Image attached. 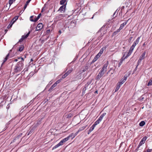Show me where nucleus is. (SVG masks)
Listing matches in <instances>:
<instances>
[{
    "label": "nucleus",
    "instance_id": "f257e3e1",
    "mask_svg": "<svg viewBox=\"0 0 152 152\" xmlns=\"http://www.w3.org/2000/svg\"><path fill=\"white\" fill-rule=\"evenodd\" d=\"M108 65V61H107L103 67L101 69L98 75L96 77L95 79L97 80H99L100 78L103 75L105 72L107 70V68Z\"/></svg>",
    "mask_w": 152,
    "mask_h": 152
},
{
    "label": "nucleus",
    "instance_id": "f03ea898",
    "mask_svg": "<svg viewBox=\"0 0 152 152\" xmlns=\"http://www.w3.org/2000/svg\"><path fill=\"white\" fill-rule=\"evenodd\" d=\"M23 65L22 61H20L18 62L15 66L14 72L16 73L20 71L23 68Z\"/></svg>",
    "mask_w": 152,
    "mask_h": 152
},
{
    "label": "nucleus",
    "instance_id": "7ed1b4c3",
    "mask_svg": "<svg viewBox=\"0 0 152 152\" xmlns=\"http://www.w3.org/2000/svg\"><path fill=\"white\" fill-rule=\"evenodd\" d=\"M147 139V137H144L141 140L140 142L139 145L136 149V150H138L139 148L142 144H144L145 142Z\"/></svg>",
    "mask_w": 152,
    "mask_h": 152
},
{
    "label": "nucleus",
    "instance_id": "20e7f679",
    "mask_svg": "<svg viewBox=\"0 0 152 152\" xmlns=\"http://www.w3.org/2000/svg\"><path fill=\"white\" fill-rule=\"evenodd\" d=\"M41 13H40L38 15L37 17L36 18H35V19H31V18H33V17H34V16H31L30 17V20L31 21H32V22H36L39 19V18H40L41 16Z\"/></svg>",
    "mask_w": 152,
    "mask_h": 152
},
{
    "label": "nucleus",
    "instance_id": "39448f33",
    "mask_svg": "<svg viewBox=\"0 0 152 152\" xmlns=\"http://www.w3.org/2000/svg\"><path fill=\"white\" fill-rule=\"evenodd\" d=\"M43 27V25L42 23H39L36 27L35 31H38L41 30Z\"/></svg>",
    "mask_w": 152,
    "mask_h": 152
},
{
    "label": "nucleus",
    "instance_id": "423d86ee",
    "mask_svg": "<svg viewBox=\"0 0 152 152\" xmlns=\"http://www.w3.org/2000/svg\"><path fill=\"white\" fill-rule=\"evenodd\" d=\"M72 71V70H69L67 72H66L64 75L62 76V78L64 79L68 75H69Z\"/></svg>",
    "mask_w": 152,
    "mask_h": 152
},
{
    "label": "nucleus",
    "instance_id": "0eeeda50",
    "mask_svg": "<svg viewBox=\"0 0 152 152\" xmlns=\"http://www.w3.org/2000/svg\"><path fill=\"white\" fill-rule=\"evenodd\" d=\"M65 5H64L60 7L58 11H60L61 12H64L65 11Z\"/></svg>",
    "mask_w": 152,
    "mask_h": 152
},
{
    "label": "nucleus",
    "instance_id": "6e6552de",
    "mask_svg": "<svg viewBox=\"0 0 152 152\" xmlns=\"http://www.w3.org/2000/svg\"><path fill=\"white\" fill-rule=\"evenodd\" d=\"M88 69V66H85L84 67H82L80 71V73H82L87 70Z\"/></svg>",
    "mask_w": 152,
    "mask_h": 152
},
{
    "label": "nucleus",
    "instance_id": "1a4fd4ad",
    "mask_svg": "<svg viewBox=\"0 0 152 152\" xmlns=\"http://www.w3.org/2000/svg\"><path fill=\"white\" fill-rule=\"evenodd\" d=\"M145 53H146L145 52H144L142 54L140 57V58L138 60V61H139V60L141 61L143 59L145 58Z\"/></svg>",
    "mask_w": 152,
    "mask_h": 152
},
{
    "label": "nucleus",
    "instance_id": "9d476101",
    "mask_svg": "<svg viewBox=\"0 0 152 152\" xmlns=\"http://www.w3.org/2000/svg\"><path fill=\"white\" fill-rule=\"evenodd\" d=\"M10 56V53H8L7 56H6V57L4 58V59L3 60V62L1 64V66H2V65L4 64V62L8 59L9 57Z\"/></svg>",
    "mask_w": 152,
    "mask_h": 152
},
{
    "label": "nucleus",
    "instance_id": "9b49d317",
    "mask_svg": "<svg viewBox=\"0 0 152 152\" xmlns=\"http://www.w3.org/2000/svg\"><path fill=\"white\" fill-rule=\"evenodd\" d=\"M102 120V119L101 118L99 117L98 119L95 121L94 124H95L96 125L97 124H99L100 123Z\"/></svg>",
    "mask_w": 152,
    "mask_h": 152
},
{
    "label": "nucleus",
    "instance_id": "f8f14e48",
    "mask_svg": "<svg viewBox=\"0 0 152 152\" xmlns=\"http://www.w3.org/2000/svg\"><path fill=\"white\" fill-rule=\"evenodd\" d=\"M127 22H128V21H126V22H124V23H123L122 24H121L119 29H120V30L124 28V26L126 24Z\"/></svg>",
    "mask_w": 152,
    "mask_h": 152
},
{
    "label": "nucleus",
    "instance_id": "ddd939ff",
    "mask_svg": "<svg viewBox=\"0 0 152 152\" xmlns=\"http://www.w3.org/2000/svg\"><path fill=\"white\" fill-rule=\"evenodd\" d=\"M106 50L105 47H103L100 49L99 52L98 53L99 54L100 56H101V54L103 53V52L104 51V50Z\"/></svg>",
    "mask_w": 152,
    "mask_h": 152
},
{
    "label": "nucleus",
    "instance_id": "4468645a",
    "mask_svg": "<svg viewBox=\"0 0 152 152\" xmlns=\"http://www.w3.org/2000/svg\"><path fill=\"white\" fill-rule=\"evenodd\" d=\"M121 30H120V29H117L116 31H115L113 33L112 36H114L116 35L118 32H120Z\"/></svg>",
    "mask_w": 152,
    "mask_h": 152
},
{
    "label": "nucleus",
    "instance_id": "2eb2a0df",
    "mask_svg": "<svg viewBox=\"0 0 152 152\" xmlns=\"http://www.w3.org/2000/svg\"><path fill=\"white\" fill-rule=\"evenodd\" d=\"M30 33V31H29L26 35H23L22 36V37L23 38V39L26 38L28 37V36H29Z\"/></svg>",
    "mask_w": 152,
    "mask_h": 152
},
{
    "label": "nucleus",
    "instance_id": "dca6fc26",
    "mask_svg": "<svg viewBox=\"0 0 152 152\" xmlns=\"http://www.w3.org/2000/svg\"><path fill=\"white\" fill-rule=\"evenodd\" d=\"M56 86V85L54 83L53 84L52 86L51 87L49 88L48 90L49 91H52V90L53 89V88Z\"/></svg>",
    "mask_w": 152,
    "mask_h": 152
},
{
    "label": "nucleus",
    "instance_id": "f3484780",
    "mask_svg": "<svg viewBox=\"0 0 152 152\" xmlns=\"http://www.w3.org/2000/svg\"><path fill=\"white\" fill-rule=\"evenodd\" d=\"M34 130L33 129H31L28 132L26 133V134H27V135H28L30 134H31L34 132Z\"/></svg>",
    "mask_w": 152,
    "mask_h": 152
},
{
    "label": "nucleus",
    "instance_id": "a211bd4d",
    "mask_svg": "<svg viewBox=\"0 0 152 152\" xmlns=\"http://www.w3.org/2000/svg\"><path fill=\"white\" fill-rule=\"evenodd\" d=\"M130 75L129 74H126L124 77L123 78V79L125 81H126L128 77Z\"/></svg>",
    "mask_w": 152,
    "mask_h": 152
},
{
    "label": "nucleus",
    "instance_id": "6ab92c4d",
    "mask_svg": "<svg viewBox=\"0 0 152 152\" xmlns=\"http://www.w3.org/2000/svg\"><path fill=\"white\" fill-rule=\"evenodd\" d=\"M140 37H139L134 42V44H135L136 45H137L138 43Z\"/></svg>",
    "mask_w": 152,
    "mask_h": 152
},
{
    "label": "nucleus",
    "instance_id": "aec40b11",
    "mask_svg": "<svg viewBox=\"0 0 152 152\" xmlns=\"http://www.w3.org/2000/svg\"><path fill=\"white\" fill-rule=\"evenodd\" d=\"M24 47L23 45H21L19 47V49L18 50V51L20 52H21L23 51L24 49Z\"/></svg>",
    "mask_w": 152,
    "mask_h": 152
},
{
    "label": "nucleus",
    "instance_id": "412c9836",
    "mask_svg": "<svg viewBox=\"0 0 152 152\" xmlns=\"http://www.w3.org/2000/svg\"><path fill=\"white\" fill-rule=\"evenodd\" d=\"M31 0H28L27 1L26 3L25 4V5H24V10L26 8L28 4L31 1Z\"/></svg>",
    "mask_w": 152,
    "mask_h": 152
},
{
    "label": "nucleus",
    "instance_id": "4be33fe9",
    "mask_svg": "<svg viewBox=\"0 0 152 152\" xmlns=\"http://www.w3.org/2000/svg\"><path fill=\"white\" fill-rule=\"evenodd\" d=\"M96 126V125L94 124H93L92 126L89 129V130H90V131L92 132Z\"/></svg>",
    "mask_w": 152,
    "mask_h": 152
},
{
    "label": "nucleus",
    "instance_id": "5701e85b",
    "mask_svg": "<svg viewBox=\"0 0 152 152\" xmlns=\"http://www.w3.org/2000/svg\"><path fill=\"white\" fill-rule=\"evenodd\" d=\"M69 137H67L64 139H63L62 140H61L64 143L66 142V141H67L69 139Z\"/></svg>",
    "mask_w": 152,
    "mask_h": 152
},
{
    "label": "nucleus",
    "instance_id": "b1692460",
    "mask_svg": "<svg viewBox=\"0 0 152 152\" xmlns=\"http://www.w3.org/2000/svg\"><path fill=\"white\" fill-rule=\"evenodd\" d=\"M125 81H126L124 80V79H122L121 80L120 82L118 83V84H120V85H121L123 84L125 82Z\"/></svg>",
    "mask_w": 152,
    "mask_h": 152
},
{
    "label": "nucleus",
    "instance_id": "393cba45",
    "mask_svg": "<svg viewBox=\"0 0 152 152\" xmlns=\"http://www.w3.org/2000/svg\"><path fill=\"white\" fill-rule=\"evenodd\" d=\"M145 124V122L144 121H141L139 124V125L140 126H143Z\"/></svg>",
    "mask_w": 152,
    "mask_h": 152
},
{
    "label": "nucleus",
    "instance_id": "a878e982",
    "mask_svg": "<svg viewBox=\"0 0 152 152\" xmlns=\"http://www.w3.org/2000/svg\"><path fill=\"white\" fill-rule=\"evenodd\" d=\"M86 127V126H82L79 129L78 132H80L84 130Z\"/></svg>",
    "mask_w": 152,
    "mask_h": 152
},
{
    "label": "nucleus",
    "instance_id": "bb28decb",
    "mask_svg": "<svg viewBox=\"0 0 152 152\" xmlns=\"http://www.w3.org/2000/svg\"><path fill=\"white\" fill-rule=\"evenodd\" d=\"M121 85H120L119 84H118L117 86L115 88V92H116L118 91L119 88Z\"/></svg>",
    "mask_w": 152,
    "mask_h": 152
},
{
    "label": "nucleus",
    "instance_id": "cd10ccee",
    "mask_svg": "<svg viewBox=\"0 0 152 152\" xmlns=\"http://www.w3.org/2000/svg\"><path fill=\"white\" fill-rule=\"evenodd\" d=\"M152 85V78L150 79L149 82H148L147 85L148 86H151Z\"/></svg>",
    "mask_w": 152,
    "mask_h": 152
},
{
    "label": "nucleus",
    "instance_id": "c85d7f7f",
    "mask_svg": "<svg viewBox=\"0 0 152 152\" xmlns=\"http://www.w3.org/2000/svg\"><path fill=\"white\" fill-rule=\"evenodd\" d=\"M132 52L129 50V53H128L127 55L125 56V58H127L132 53Z\"/></svg>",
    "mask_w": 152,
    "mask_h": 152
},
{
    "label": "nucleus",
    "instance_id": "c756f323",
    "mask_svg": "<svg viewBox=\"0 0 152 152\" xmlns=\"http://www.w3.org/2000/svg\"><path fill=\"white\" fill-rule=\"evenodd\" d=\"M18 16H16L15 17L12 19V20H13L12 23H14L18 19Z\"/></svg>",
    "mask_w": 152,
    "mask_h": 152
},
{
    "label": "nucleus",
    "instance_id": "7c9ffc66",
    "mask_svg": "<svg viewBox=\"0 0 152 152\" xmlns=\"http://www.w3.org/2000/svg\"><path fill=\"white\" fill-rule=\"evenodd\" d=\"M22 133H21L20 134H19V135H18L15 138V139H14V140H13V142H14V141L16 140V139H19L20 137H21L22 135Z\"/></svg>",
    "mask_w": 152,
    "mask_h": 152
},
{
    "label": "nucleus",
    "instance_id": "2f4dec72",
    "mask_svg": "<svg viewBox=\"0 0 152 152\" xmlns=\"http://www.w3.org/2000/svg\"><path fill=\"white\" fill-rule=\"evenodd\" d=\"M66 1V0H61L60 1V4L61 5L64 4Z\"/></svg>",
    "mask_w": 152,
    "mask_h": 152
},
{
    "label": "nucleus",
    "instance_id": "473e14b6",
    "mask_svg": "<svg viewBox=\"0 0 152 152\" xmlns=\"http://www.w3.org/2000/svg\"><path fill=\"white\" fill-rule=\"evenodd\" d=\"M125 53H124V54L123 56L121 58V59L120 60V61L123 62V61H124V60L125 59H126V58H125H125H124V56H125Z\"/></svg>",
    "mask_w": 152,
    "mask_h": 152
},
{
    "label": "nucleus",
    "instance_id": "72a5a7b5",
    "mask_svg": "<svg viewBox=\"0 0 152 152\" xmlns=\"http://www.w3.org/2000/svg\"><path fill=\"white\" fill-rule=\"evenodd\" d=\"M100 55L98 53L95 56L94 58L95 59V60H97L98 58L100 56Z\"/></svg>",
    "mask_w": 152,
    "mask_h": 152
},
{
    "label": "nucleus",
    "instance_id": "f704fd0d",
    "mask_svg": "<svg viewBox=\"0 0 152 152\" xmlns=\"http://www.w3.org/2000/svg\"><path fill=\"white\" fill-rule=\"evenodd\" d=\"M87 87L86 86H85V87H84L83 88V92H82V93L83 94H84L85 93V91H86V89H87Z\"/></svg>",
    "mask_w": 152,
    "mask_h": 152
},
{
    "label": "nucleus",
    "instance_id": "c9c22d12",
    "mask_svg": "<svg viewBox=\"0 0 152 152\" xmlns=\"http://www.w3.org/2000/svg\"><path fill=\"white\" fill-rule=\"evenodd\" d=\"M106 113H103L100 116V118H101L102 119L103 117L106 115Z\"/></svg>",
    "mask_w": 152,
    "mask_h": 152
},
{
    "label": "nucleus",
    "instance_id": "e433bc0d",
    "mask_svg": "<svg viewBox=\"0 0 152 152\" xmlns=\"http://www.w3.org/2000/svg\"><path fill=\"white\" fill-rule=\"evenodd\" d=\"M60 146L58 143L53 147V149H54Z\"/></svg>",
    "mask_w": 152,
    "mask_h": 152
},
{
    "label": "nucleus",
    "instance_id": "4c0bfd02",
    "mask_svg": "<svg viewBox=\"0 0 152 152\" xmlns=\"http://www.w3.org/2000/svg\"><path fill=\"white\" fill-rule=\"evenodd\" d=\"M15 0H10L9 1V4H10V6L13 3V1Z\"/></svg>",
    "mask_w": 152,
    "mask_h": 152
},
{
    "label": "nucleus",
    "instance_id": "58836bf2",
    "mask_svg": "<svg viewBox=\"0 0 152 152\" xmlns=\"http://www.w3.org/2000/svg\"><path fill=\"white\" fill-rule=\"evenodd\" d=\"M13 24V23L12 22H11L7 26V28H10L11 27Z\"/></svg>",
    "mask_w": 152,
    "mask_h": 152
},
{
    "label": "nucleus",
    "instance_id": "ea45409f",
    "mask_svg": "<svg viewBox=\"0 0 152 152\" xmlns=\"http://www.w3.org/2000/svg\"><path fill=\"white\" fill-rule=\"evenodd\" d=\"M61 79H59L57 81H56V82L55 83L57 85V84H58L59 83H60L61 81Z\"/></svg>",
    "mask_w": 152,
    "mask_h": 152
},
{
    "label": "nucleus",
    "instance_id": "a19ab883",
    "mask_svg": "<svg viewBox=\"0 0 152 152\" xmlns=\"http://www.w3.org/2000/svg\"><path fill=\"white\" fill-rule=\"evenodd\" d=\"M72 117V114H69L66 115V118H69Z\"/></svg>",
    "mask_w": 152,
    "mask_h": 152
},
{
    "label": "nucleus",
    "instance_id": "79ce46f5",
    "mask_svg": "<svg viewBox=\"0 0 152 152\" xmlns=\"http://www.w3.org/2000/svg\"><path fill=\"white\" fill-rule=\"evenodd\" d=\"M91 83V81H90L89 82H88L86 84L85 86L87 87H88V86Z\"/></svg>",
    "mask_w": 152,
    "mask_h": 152
},
{
    "label": "nucleus",
    "instance_id": "37998d69",
    "mask_svg": "<svg viewBox=\"0 0 152 152\" xmlns=\"http://www.w3.org/2000/svg\"><path fill=\"white\" fill-rule=\"evenodd\" d=\"M63 143H64V142H63L62 140H61L58 143V144H59V145H60V146H61V145H63Z\"/></svg>",
    "mask_w": 152,
    "mask_h": 152
},
{
    "label": "nucleus",
    "instance_id": "c03bdc74",
    "mask_svg": "<svg viewBox=\"0 0 152 152\" xmlns=\"http://www.w3.org/2000/svg\"><path fill=\"white\" fill-rule=\"evenodd\" d=\"M134 47H133L132 46H131L130 48V51H131L132 52L133 51L134 48Z\"/></svg>",
    "mask_w": 152,
    "mask_h": 152
},
{
    "label": "nucleus",
    "instance_id": "a18cd8bd",
    "mask_svg": "<svg viewBox=\"0 0 152 152\" xmlns=\"http://www.w3.org/2000/svg\"><path fill=\"white\" fill-rule=\"evenodd\" d=\"M24 39H23V38H21L19 40L18 42H22Z\"/></svg>",
    "mask_w": 152,
    "mask_h": 152
},
{
    "label": "nucleus",
    "instance_id": "49530a36",
    "mask_svg": "<svg viewBox=\"0 0 152 152\" xmlns=\"http://www.w3.org/2000/svg\"><path fill=\"white\" fill-rule=\"evenodd\" d=\"M123 62L120 61V62L118 64V67H120V66L122 64V63Z\"/></svg>",
    "mask_w": 152,
    "mask_h": 152
},
{
    "label": "nucleus",
    "instance_id": "de8ad7c7",
    "mask_svg": "<svg viewBox=\"0 0 152 152\" xmlns=\"http://www.w3.org/2000/svg\"><path fill=\"white\" fill-rule=\"evenodd\" d=\"M152 150V149H148L145 152H151Z\"/></svg>",
    "mask_w": 152,
    "mask_h": 152
},
{
    "label": "nucleus",
    "instance_id": "09e8293b",
    "mask_svg": "<svg viewBox=\"0 0 152 152\" xmlns=\"http://www.w3.org/2000/svg\"><path fill=\"white\" fill-rule=\"evenodd\" d=\"M136 45H136L135 44H134V42L132 45V46L133 47H135L136 46Z\"/></svg>",
    "mask_w": 152,
    "mask_h": 152
},
{
    "label": "nucleus",
    "instance_id": "8fccbe9b",
    "mask_svg": "<svg viewBox=\"0 0 152 152\" xmlns=\"http://www.w3.org/2000/svg\"><path fill=\"white\" fill-rule=\"evenodd\" d=\"M58 17H64V16H63V14H61L60 15H59L58 16Z\"/></svg>",
    "mask_w": 152,
    "mask_h": 152
},
{
    "label": "nucleus",
    "instance_id": "3c124183",
    "mask_svg": "<svg viewBox=\"0 0 152 152\" xmlns=\"http://www.w3.org/2000/svg\"><path fill=\"white\" fill-rule=\"evenodd\" d=\"M18 59H21L23 61V60H24L23 58H22V57H19V58H18Z\"/></svg>",
    "mask_w": 152,
    "mask_h": 152
},
{
    "label": "nucleus",
    "instance_id": "603ef678",
    "mask_svg": "<svg viewBox=\"0 0 152 152\" xmlns=\"http://www.w3.org/2000/svg\"><path fill=\"white\" fill-rule=\"evenodd\" d=\"M73 135V134L72 133L68 137H69V138L70 137H72V136Z\"/></svg>",
    "mask_w": 152,
    "mask_h": 152
},
{
    "label": "nucleus",
    "instance_id": "864d4df0",
    "mask_svg": "<svg viewBox=\"0 0 152 152\" xmlns=\"http://www.w3.org/2000/svg\"><path fill=\"white\" fill-rule=\"evenodd\" d=\"M47 31V33H49L50 31V30L49 29H48V30H47L46 31Z\"/></svg>",
    "mask_w": 152,
    "mask_h": 152
},
{
    "label": "nucleus",
    "instance_id": "5fc2aeb1",
    "mask_svg": "<svg viewBox=\"0 0 152 152\" xmlns=\"http://www.w3.org/2000/svg\"><path fill=\"white\" fill-rule=\"evenodd\" d=\"M44 7H43L42 8V10H41V12H42L44 10Z\"/></svg>",
    "mask_w": 152,
    "mask_h": 152
},
{
    "label": "nucleus",
    "instance_id": "6e6d98bb",
    "mask_svg": "<svg viewBox=\"0 0 152 152\" xmlns=\"http://www.w3.org/2000/svg\"><path fill=\"white\" fill-rule=\"evenodd\" d=\"M97 13V12H96L95 13H94L93 16V17H92V18H91V19H93V18H94V16Z\"/></svg>",
    "mask_w": 152,
    "mask_h": 152
},
{
    "label": "nucleus",
    "instance_id": "4d7b16f0",
    "mask_svg": "<svg viewBox=\"0 0 152 152\" xmlns=\"http://www.w3.org/2000/svg\"><path fill=\"white\" fill-rule=\"evenodd\" d=\"M124 6H123L121 7V10H123L124 9Z\"/></svg>",
    "mask_w": 152,
    "mask_h": 152
},
{
    "label": "nucleus",
    "instance_id": "13d9d810",
    "mask_svg": "<svg viewBox=\"0 0 152 152\" xmlns=\"http://www.w3.org/2000/svg\"><path fill=\"white\" fill-rule=\"evenodd\" d=\"M114 70H115V69H113V70L112 72L111 73V75H112L113 74V73H114Z\"/></svg>",
    "mask_w": 152,
    "mask_h": 152
},
{
    "label": "nucleus",
    "instance_id": "bf43d9fd",
    "mask_svg": "<svg viewBox=\"0 0 152 152\" xmlns=\"http://www.w3.org/2000/svg\"><path fill=\"white\" fill-rule=\"evenodd\" d=\"M91 132V131H90V130H89L88 132V134H89Z\"/></svg>",
    "mask_w": 152,
    "mask_h": 152
},
{
    "label": "nucleus",
    "instance_id": "052dcab7",
    "mask_svg": "<svg viewBox=\"0 0 152 152\" xmlns=\"http://www.w3.org/2000/svg\"><path fill=\"white\" fill-rule=\"evenodd\" d=\"M95 60V58H94V59L92 61V62H95L97 60Z\"/></svg>",
    "mask_w": 152,
    "mask_h": 152
},
{
    "label": "nucleus",
    "instance_id": "680f3d73",
    "mask_svg": "<svg viewBox=\"0 0 152 152\" xmlns=\"http://www.w3.org/2000/svg\"><path fill=\"white\" fill-rule=\"evenodd\" d=\"M110 70H108L107 73V75L108 74V73L110 72Z\"/></svg>",
    "mask_w": 152,
    "mask_h": 152
},
{
    "label": "nucleus",
    "instance_id": "e2e57ef3",
    "mask_svg": "<svg viewBox=\"0 0 152 152\" xmlns=\"http://www.w3.org/2000/svg\"><path fill=\"white\" fill-rule=\"evenodd\" d=\"M138 65H137V66H136V67H135V70H136L137 69V66H138Z\"/></svg>",
    "mask_w": 152,
    "mask_h": 152
},
{
    "label": "nucleus",
    "instance_id": "0e129e2a",
    "mask_svg": "<svg viewBox=\"0 0 152 152\" xmlns=\"http://www.w3.org/2000/svg\"><path fill=\"white\" fill-rule=\"evenodd\" d=\"M146 42H145L143 45V46H145V45H146V44H145Z\"/></svg>",
    "mask_w": 152,
    "mask_h": 152
},
{
    "label": "nucleus",
    "instance_id": "69168bd1",
    "mask_svg": "<svg viewBox=\"0 0 152 152\" xmlns=\"http://www.w3.org/2000/svg\"><path fill=\"white\" fill-rule=\"evenodd\" d=\"M113 68H110V71H111V70H113Z\"/></svg>",
    "mask_w": 152,
    "mask_h": 152
},
{
    "label": "nucleus",
    "instance_id": "338daca9",
    "mask_svg": "<svg viewBox=\"0 0 152 152\" xmlns=\"http://www.w3.org/2000/svg\"><path fill=\"white\" fill-rule=\"evenodd\" d=\"M18 61V60L17 59H15L14 60V61H15V62H17V61Z\"/></svg>",
    "mask_w": 152,
    "mask_h": 152
},
{
    "label": "nucleus",
    "instance_id": "774afa93",
    "mask_svg": "<svg viewBox=\"0 0 152 152\" xmlns=\"http://www.w3.org/2000/svg\"><path fill=\"white\" fill-rule=\"evenodd\" d=\"M58 32L60 34L61 33V30H59L58 31Z\"/></svg>",
    "mask_w": 152,
    "mask_h": 152
}]
</instances>
